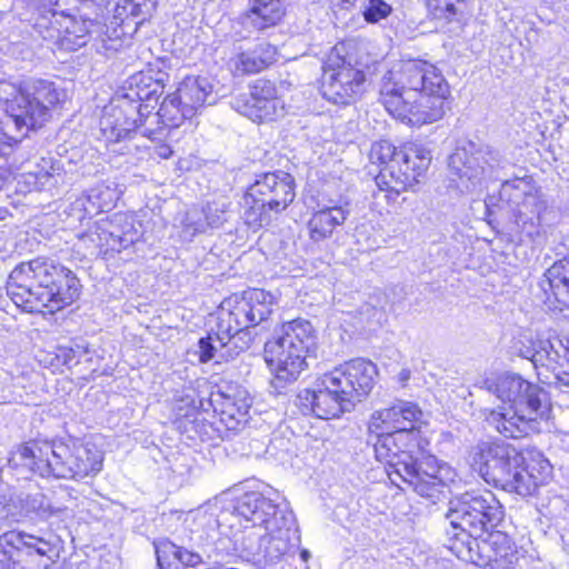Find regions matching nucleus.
I'll list each match as a JSON object with an SVG mask.
<instances>
[{
  "label": "nucleus",
  "mask_w": 569,
  "mask_h": 569,
  "mask_svg": "<svg viewBox=\"0 0 569 569\" xmlns=\"http://www.w3.org/2000/svg\"><path fill=\"white\" fill-rule=\"evenodd\" d=\"M310 557H311V555H310L309 550L302 549L300 551V558H301L302 561L308 562Z\"/></svg>",
  "instance_id": "51"
},
{
  "label": "nucleus",
  "mask_w": 569,
  "mask_h": 569,
  "mask_svg": "<svg viewBox=\"0 0 569 569\" xmlns=\"http://www.w3.org/2000/svg\"><path fill=\"white\" fill-rule=\"evenodd\" d=\"M252 50L262 69H266L276 61L277 48L268 42L259 43Z\"/></svg>",
  "instance_id": "45"
},
{
  "label": "nucleus",
  "mask_w": 569,
  "mask_h": 569,
  "mask_svg": "<svg viewBox=\"0 0 569 569\" xmlns=\"http://www.w3.org/2000/svg\"><path fill=\"white\" fill-rule=\"evenodd\" d=\"M41 168L34 172H28L24 174L27 181L32 183L34 188L44 187L50 178L54 174V166L52 164L51 159H42Z\"/></svg>",
  "instance_id": "40"
},
{
  "label": "nucleus",
  "mask_w": 569,
  "mask_h": 569,
  "mask_svg": "<svg viewBox=\"0 0 569 569\" xmlns=\"http://www.w3.org/2000/svg\"><path fill=\"white\" fill-rule=\"evenodd\" d=\"M546 395L537 385L529 382L512 407L498 406L486 415L487 422L499 433L522 438L540 431V423L549 417Z\"/></svg>",
  "instance_id": "11"
},
{
  "label": "nucleus",
  "mask_w": 569,
  "mask_h": 569,
  "mask_svg": "<svg viewBox=\"0 0 569 569\" xmlns=\"http://www.w3.org/2000/svg\"><path fill=\"white\" fill-rule=\"evenodd\" d=\"M230 68L236 76L257 73L262 71L253 50L239 52L230 60Z\"/></svg>",
  "instance_id": "36"
},
{
  "label": "nucleus",
  "mask_w": 569,
  "mask_h": 569,
  "mask_svg": "<svg viewBox=\"0 0 569 569\" xmlns=\"http://www.w3.org/2000/svg\"><path fill=\"white\" fill-rule=\"evenodd\" d=\"M449 168L460 178L472 180L478 178L483 168L479 163V159L469 154L465 148H458L449 157Z\"/></svg>",
  "instance_id": "31"
},
{
  "label": "nucleus",
  "mask_w": 569,
  "mask_h": 569,
  "mask_svg": "<svg viewBox=\"0 0 569 569\" xmlns=\"http://www.w3.org/2000/svg\"><path fill=\"white\" fill-rule=\"evenodd\" d=\"M50 541L26 531L10 530L0 536V569H39L49 568L43 562L47 558L52 562Z\"/></svg>",
  "instance_id": "14"
},
{
  "label": "nucleus",
  "mask_w": 569,
  "mask_h": 569,
  "mask_svg": "<svg viewBox=\"0 0 569 569\" xmlns=\"http://www.w3.org/2000/svg\"><path fill=\"white\" fill-rule=\"evenodd\" d=\"M111 222L114 223L117 232L120 233L121 238L130 239L132 244L138 238V230L134 227L133 218L127 213L116 214Z\"/></svg>",
  "instance_id": "42"
},
{
  "label": "nucleus",
  "mask_w": 569,
  "mask_h": 569,
  "mask_svg": "<svg viewBox=\"0 0 569 569\" xmlns=\"http://www.w3.org/2000/svg\"><path fill=\"white\" fill-rule=\"evenodd\" d=\"M154 153L162 159H168L172 154V150L168 144L157 146L154 149Z\"/></svg>",
  "instance_id": "48"
},
{
  "label": "nucleus",
  "mask_w": 569,
  "mask_h": 569,
  "mask_svg": "<svg viewBox=\"0 0 569 569\" xmlns=\"http://www.w3.org/2000/svg\"><path fill=\"white\" fill-rule=\"evenodd\" d=\"M430 162V150L422 144L407 142L399 149L398 158L389 166L381 168L376 178L377 186L381 190L399 196L419 181Z\"/></svg>",
  "instance_id": "13"
},
{
  "label": "nucleus",
  "mask_w": 569,
  "mask_h": 569,
  "mask_svg": "<svg viewBox=\"0 0 569 569\" xmlns=\"http://www.w3.org/2000/svg\"><path fill=\"white\" fill-rule=\"evenodd\" d=\"M158 566L161 569H177L181 548L164 539L154 543Z\"/></svg>",
  "instance_id": "35"
},
{
  "label": "nucleus",
  "mask_w": 569,
  "mask_h": 569,
  "mask_svg": "<svg viewBox=\"0 0 569 569\" xmlns=\"http://www.w3.org/2000/svg\"><path fill=\"white\" fill-rule=\"evenodd\" d=\"M286 9L280 0H249L242 16V24L261 31L277 26L284 17Z\"/></svg>",
  "instance_id": "26"
},
{
  "label": "nucleus",
  "mask_w": 569,
  "mask_h": 569,
  "mask_svg": "<svg viewBox=\"0 0 569 569\" xmlns=\"http://www.w3.org/2000/svg\"><path fill=\"white\" fill-rule=\"evenodd\" d=\"M137 110L128 100L123 99L122 106H109L103 110L100 119V130L108 142H118L127 138L137 128V119L133 118Z\"/></svg>",
  "instance_id": "23"
},
{
  "label": "nucleus",
  "mask_w": 569,
  "mask_h": 569,
  "mask_svg": "<svg viewBox=\"0 0 569 569\" xmlns=\"http://www.w3.org/2000/svg\"><path fill=\"white\" fill-rule=\"evenodd\" d=\"M67 100V91L50 80H24L6 101V128L10 132L12 126L18 131L42 127Z\"/></svg>",
  "instance_id": "8"
},
{
  "label": "nucleus",
  "mask_w": 569,
  "mask_h": 569,
  "mask_svg": "<svg viewBox=\"0 0 569 569\" xmlns=\"http://www.w3.org/2000/svg\"><path fill=\"white\" fill-rule=\"evenodd\" d=\"M83 240L93 243L100 253H108L109 251L120 252L130 246V239L121 238L111 220L97 222L94 230L87 233Z\"/></svg>",
  "instance_id": "28"
},
{
  "label": "nucleus",
  "mask_w": 569,
  "mask_h": 569,
  "mask_svg": "<svg viewBox=\"0 0 569 569\" xmlns=\"http://www.w3.org/2000/svg\"><path fill=\"white\" fill-rule=\"evenodd\" d=\"M271 212H273V210H269L268 203L258 197L254 191L249 189L243 197L242 217L246 224L251 229L257 230L269 223L271 220Z\"/></svg>",
  "instance_id": "30"
},
{
  "label": "nucleus",
  "mask_w": 569,
  "mask_h": 569,
  "mask_svg": "<svg viewBox=\"0 0 569 569\" xmlns=\"http://www.w3.org/2000/svg\"><path fill=\"white\" fill-rule=\"evenodd\" d=\"M274 296L263 289H248L226 298L218 310V338L221 343L249 327L258 326L272 313Z\"/></svg>",
  "instance_id": "12"
},
{
  "label": "nucleus",
  "mask_w": 569,
  "mask_h": 569,
  "mask_svg": "<svg viewBox=\"0 0 569 569\" xmlns=\"http://www.w3.org/2000/svg\"><path fill=\"white\" fill-rule=\"evenodd\" d=\"M468 543L471 547L456 543L455 555L459 559L483 568L516 569L519 561L517 547L501 531L490 533L487 539H469Z\"/></svg>",
  "instance_id": "17"
},
{
  "label": "nucleus",
  "mask_w": 569,
  "mask_h": 569,
  "mask_svg": "<svg viewBox=\"0 0 569 569\" xmlns=\"http://www.w3.org/2000/svg\"><path fill=\"white\" fill-rule=\"evenodd\" d=\"M526 388L529 381L516 373H502L489 385V391L506 407H512Z\"/></svg>",
  "instance_id": "29"
},
{
  "label": "nucleus",
  "mask_w": 569,
  "mask_h": 569,
  "mask_svg": "<svg viewBox=\"0 0 569 569\" xmlns=\"http://www.w3.org/2000/svg\"><path fill=\"white\" fill-rule=\"evenodd\" d=\"M530 359L537 368L549 370L561 385H569V348L561 341H558L557 346L550 341H542Z\"/></svg>",
  "instance_id": "25"
},
{
  "label": "nucleus",
  "mask_w": 569,
  "mask_h": 569,
  "mask_svg": "<svg viewBox=\"0 0 569 569\" xmlns=\"http://www.w3.org/2000/svg\"><path fill=\"white\" fill-rule=\"evenodd\" d=\"M429 442L421 433H393L386 431L377 435L373 445L375 455L378 461L385 463L389 469L390 481L400 487L398 479L408 483L419 495H428L427 487L419 482L417 463L420 457L427 451Z\"/></svg>",
  "instance_id": "10"
},
{
  "label": "nucleus",
  "mask_w": 569,
  "mask_h": 569,
  "mask_svg": "<svg viewBox=\"0 0 569 569\" xmlns=\"http://www.w3.org/2000/svg\"><path fill=\"white\" fill-rule=\"evenodd\" d=\"M268 203L269 210L279 213L295 199V180L287 172H270L250 188Z\"/></svg>",
  "instance_id": "20"
},
{
  "label": "nucleus",
  "mask_w": 569,
  "mask_h": 569,
  "mask_svg": "<svg viewBox=\"0 0 569 569\" xmlns=\"http://www.w3.org/2000/svg\"><path fill=\"white\" fill-rule=\"evenodd\" d=\"M180 227L182 232L190 237L204 232L209 226L203 209L193 207L187 210L180 221Z\"/></svg>",
  "instance_id": "37"
},
{
  "label": "nucleus",
  "mask_w": 569,
  "mask_h": 569,
  "mask_svg": "<svg viewBox=\"0 0 569 569\" xmlns=\"http://www.w3.org/2000/svg\"><path fill=\"white\" fill-rule=\"evenodd\" d=\"M450 87L433 64L425 60L402 61L383 78L380 102L396 120L422 127L446 114Z\"/></svg>",
  "instance_id": "1"
},
{
  "label": "nucleus",
  "mask_w": 569,
  "mask_h": 569,
  "mask_svg": "<svg viewBox=\"0 0 569 569\" xmlns=\"http://www.w3.org/2000/svg\"><path fill=\"white\" fill-rule=\"evenodd\" d=\"M7 293L27 312L53 313L79 298L80 283L68 268L37 258L19 263L11 271Z\"/></svg>",
  "instance_id": "2"
},
{
  "label": "nucleus",
  "mask_w": 569,
  "mask_h": 569,
  "mask_svg": "<svg viewBox=\"0 0 569 569\" xmlns=\"http://www.w3.org/2000/svg\"><path fill=\"white\" fill-rule=\"evenodd\" d=\"M136 107V114L133 118L137 119L138 127H146L143 131V136L149 137L150 139H156L158 134V130L151 128L152 124H158L160 121L162 122V117L160 116L161 107L158 112L152 113L154 107L149 103H139L136 104L131 102Z\"/></svg>",
  "instance_id": "34"
},
{
  "label": "nucleus",
  "mask_w": 569,
  "mask_h": 569,
  "mask_svg": "<svg viewBox=\"0 0 569 569\" xmlns=\"http://www.w3.org/2000/svg\"><path fill=\"white\" fill-rule=\"evenodd\" d=\"M88 199L94 201L99 211L110 210L114 204L116 190L110 187L101 186L91 190Z\"/></svg>",
  "instance_id": "41"
},
{
  "label": "nucleus",
  "mask_w": 569,
  "mask_h": 569,
  "mask_svg": "<svg viewBox=\"0 0 569 569\" xmlns=\"http://www.w3.org/2000/svg\"><path fill=\"white\" fill-rule=\"evenodd\" d=\"M213 87L203 77H186L177 90L161 102L164 127H179L186 119L192 118L206 103H211Z\"/></svg>",
  "instance_id": "15"
},
{
  "label": "nucleus",
  "mask_w": 569,
  "mask_h": 569,
  "mask_svg": "<svg viewBox=\"0 0 569 569\" xmlns=\"http://www.w3.org/2000/svg\"><path fill=\"white\" fill-rule=\"evenodd\" d=\"M229 340H226V343H221L220 339L218 338V331L216 332V336H208L207 338H201L199 340V359L201 362H208L212 360L216 357V351L218 347L216 346V342L219 343L220 347H224L228 343Z\"/></svg>",
  "instance_id": "44"
},
{
  "label": "nucleus",
  "mask_w": 569,
  "mask_h": 569,
  "mask_svg": "<svg viewBox=\"0 0 569 569\" xmlns=\"http://www.w3.org/2000/svg\"><path fill=\"white\" fill-rule=\"evenodd\" d=\"M501 197L516 204L517 212L523 221L539 219L546 209L542 197L526 180L516 179L502 184Z\"/></svg>",
  "instance_id": "22"
},
{
  "label": "nucleus",
  "mask_w": 569,
  "mask_h": 569,
  "mask_svg": "<svg viewBox=\"0 0 569 569\" xmlns=\"http://www.w3.org/2000/svg\"><path fill=\"white\" fill-rule=\"evenodd\" d=\"M417 473L419 475V482L427 487L428 495L422 497L433 498L437 492H440L441 487H449L455 485L458 480L457 471L446 462H439L432 455L420 457L419 465L417 463Z\"/></svg>",
  "instance_id": "24"
},
{
  "label": "nucleus",
  "mask_w": 569,
  "mask_h": 569,
  "mask_svg": "<svg viewBox=\"0 0 569 569\" xmlns=\"http://www.w3.org/2000/svg\"><path fill=\"white\" fill-rule=\"evenodd\" d=\"M9 463L24 467L41 477L80 480L97 476L103 465V452L80 440L31 441L12 452Z\"/></svg>",
  "instance_id": "5"
},
{
  "label": "nucleus",
  "mask_w": 569,
  "mask_h": 569,
  "mask_svg": "<svg viewBox=\"0 0 569 569\" xmlns=\"http://www.w3.org/2000/svg\"><path fill=\"white\" fill-rule=\"evenodd\" d=\"M472 463L486 481H493L521 497L535 495L552 476V467L540 451L527 449L518 452L505 442L478 446Z\"/></svg>",
  "instance_id": "4"
},
{
  "label": "nucleus",
  "mask_w": 569,
  "mask_h": 569,
  "mask_svg": "<svg viewBox=\"0 0 569 569\" xmlns=\"http://www.w3.org/2000/svg\"><path fill=\"white\" fill-rule=\"evenodd\" d=\"M468 0H426V7L430 16L438 20L451 22L462 11L460 4Z\"/></svg>",
  "instance_id": "33"
},
{
  "label": "nucleus",
  "mask_w": 569,
  "mask_h": 569,
  "mask_svg": "<svg viewBox=\"0 0 569 569\" xmlns=\"http://www.w3.org/2000/svg\"><path fill=\"white\" fill-rule=\"evenodd\" d=\"M62 27L64 28L62 44L66 46V48L76 50L87 43L89 36V24L87 21L64 18Z\"/></svg>",
  "instance_id": "32"
},
{
  "label": "nucleus",
  "mask_w": 569,
  "mask_h": 569,
  "mask_svg": "<svg viewBox=\"0 0 569 569\" xmlns=\"http://www.w3.org/2000/svg\"><path fill=\"white\" fill-rule=\"evenodd\" d=\"M12 142H17V139L10 136L6 123L0 120V154H7V149L12 146Z\"/></svg>",
  "instance_id": "46"
},
{
  "label": "nucleus",
  "mask_w": 569,
  "mask_h": 569,
  "mask_svg": "<svg viewBox=\"0 0 569 569\" xmlns=\"http://www.w3.org/2000/svg\"><path fill=\"white\" fill-rule=\"evenodd\" d=\"M234 517L244 529L252 528L257 532L260 547L272 558H279L300 543V536L291 512L278 510L268 498L258 492L244 493L234 508Z\"/></svg>",
  "instance_id": "6"
},
{
  "label": "nucleus",
  "mask_w": 569,
  "mask_h": 569,
  "mask_svg": "<svg viewBox=\"0 0 569 569\" xmlns=\"http://www.w3.org/2000/svg\"><path fill=\"white\" fill-rule=\"evenodd\" d=\"M58 357H63L64 363L67 365L73 358V350L70 348H60Z\"/></svg>",
  "instance_id": "50"
},
{
  "label": "nucleus",
  "mask_w": 569,
  "mask_h": 569,
  "mask_svg": "<svg viewBox=\"0 0 569 569\" xmlns=\"http://www.w3.org/2000/svg\"><path fill=\"white\" fill-rule=\"evenodd\" d=\"M365 82V72L346 61L335 47L323 67V97L333 103H350L363 92Z\"/></svg>",
  "instance_id": "16"
},
{
  "label": "nucleus",
  "mask_w": 569,
  "mask_h": 569,
  "mask_svg": "<svg viewBox=\"0 0 569 569\" xmlns=\"http://www.w3.org/2000/svg\"><path fill=\"white\" fill-rule=\"evenodd\" d=\"M410 378H411V371L408 368L401 369L399 371V373L397 375V381L401 386H406V383L410 380Z\"/></svg>",
  "instance_id": "49"
},
{
  "label": "nucleus",
  "mask_w": 569,
  "mask_h": 569,
  "mask_svg": "<svg viewBox=\"0 0 569 569\" xmlns=\"http://www.w3.org/2000/svg\"><path fill=\"white\" fill-rule=\"evenodd\" d=\"M226 210L227 203L222 202H211L208 203L204 211V218L207 223L211 228H218L226 221Z\"/></svg>",
  "instance_id": "43"
},
{
  "label": "nucleus",
  "mask_w": 569,
  "mask_h": 569,
  "mask_svg": "<svg viewBox=\"0 0 569 569\" xmlns=\"http://www.w3.org/2000/svg\"><path fill=\"white\" fill-rule=\"evenodd\" d=\"M236 109L254 122L276 121L286 114V104L276 84L266 79L256 80L250 97L238 99Z\"/></svg>",
  "instance_id": "18"
},
{
  "label": "nucleus",
  "mask_w": 569,
  "mask_h": 569,
  "mask_svg": "<svg viewBox=\"0 0 569 569\" xmlns=\"http://www.w3.org/2000/svg\"><path fill=\"white\" fill-rule=\"evenodd\" d=\"M392 11L389 3L383 0H369L363 11V18L369 23H377L386 19Z\"/></svg>",
  "instance_id": "39"
},
{
  "label": "nucleus",
  "mask_w": 569,
  "mask_h": 569,
  "mask_svg": "<svg viewBox=\"0 0 569 569\" xmlns=\"http://www.w3.org/2000/svg\"><path fill=\"white\" fill-rule=\"evenodd\" d=\"M213 401L219 408L221 421L228 429H238L247 423L252 400L246 389L227 387L216 395Z\"/></svg>",
  "instance_id": "21"
},
{
  "label": "nucleus",
  "mask_w": 569,
  "mask_h": 569,
  "mask_svg": "<svg viewBox=\"0 0 569 569\" xmlns=\"http://www.w3.org/2000/svg\"><path fill=\"white\" fill-rule=\"evenodd\" d=\"M447 518L453 530H460L452 532L450 549L455 553L456 543L469 546V539H480L489 527H496L503 518V510L491 491H472L450 500Z\"/></svg>",
  "instance_id": "9"
},
{
  "label": "nucleus",
  "mask_w": 569,
  "mask_h": 569,
  "mask_svg": "<svg viewBox=\"0 0 569 569\" xmlns=\"http://www.w3.org/2000/svg\"><path fill=\"white\" fill-rule=\"evenodd\" d=\"M379 370L365 358L347 361L321 375L298 396L299 407L319 419H335L351 411L372 391Z\"/></svg>",
  "instance_id": "3"
},
{
  "label": "nucleus",
  "mask_w": 569,
  "mask_h": 569,
  "mask_svg": "<svg viewBox=\"0 0 569 569\" xmlns=\"http://www.w3.org/2000/svg\"><path fill=\"white\" fill-rule=\"evenodd\" d=\"M349 211L341 206H326L316 210L308 223V234L313 242H320L332 237L335 230L347 220Z\"/></svg>",
  "instance_id": "27"
},
{
  "label": "nucleus",
  "mask_w": 569,
  "mask_h": 569,
  "mask_svg": "<svg viewBox=\"0 0 569 569\" xmlns=\"http://www.w3.org/2000/svg\"><path fill=\"white\" fill-rule=\"evenodd\" d=\"M200 562H201L200 555L181 548L180 556H179V565L196 567Z\"/></svg>",
  "instance_id": "47"
},
{
  "label": "nucleus",
  "mask_w": 569,
  "mask_h": 569,
  "mask_svg": "<svg viewBox=\"0 0 569 569\" xmlns=\"http://www.w3.org/2000/svg\"><path fill=\"white\" fill-rule=\"evenodd\" d=\"M398 152L399 150L391 142L381 140L372 144L370 160L372 163L387 167L398 158Z\"/></svg>",
  "instance_id": "38"
},
{
  "label": "nucleus",
  "mask_w": 569,
  "mask_h": 569,
  "mask_svg": "<svg viewBox=\"0 0 569 569\" xmlns=\"http://www.w3.org/2000/svg\"><path fill=\"white\" fill-rule=\"evenodd\" d=\"M60 170L61 168L59 167V164L57 163V174H60Z\"/></svg>",
  "instance_id": "53"
},
{
  "label": "nucleus",
  "mask_w": 569,
  "mask_h": 569,
  "mask_svg": "<svg viewBox=\"0 0 569 569\" xmlns=\"http://www.w3.org/2000/svg\"><path fill=\"white\" fill-rule=\"evenodd\" d=\"M64 511V509L62 508H50V511H49V516H58L60 513H62Z\"/></svg>",
  "instance_id": "52"
},
{
  "label": "nucleus",
  "mask_w": 569,
  "mask_h": 569,
  "mask_svg": "<svg viewBox=\"0 0 569 569\" xmlns=\"http://www.w3.org/2000/svg\"><path fill=\"white\" fill-rule=\"evenodd\" d=\"M422 418L421 409L413 402L399 400L387 408L376 410L369 420V431L380 435L386 431L393 433H420L417 423Z\"/></svg>",
  "instance_id": "19"
},
{
  "label": "nucleus",
  "mask_w": 569,
  "mask_h": 569,
  "mask_svg": "<svg viewBox=\"0 0 569 569\" xmlns=\"http://www.w3.org/2000/svg\"><path fill=\"white\" fill-rule=\"evenodd\" d=\"M315 328L309 320L298 318L284 322L264 343V360L272 373L276 389L296 381L307 368V356L315 345Z\"/></svg>",
  "instance_id": "7"
}]
</instances>
